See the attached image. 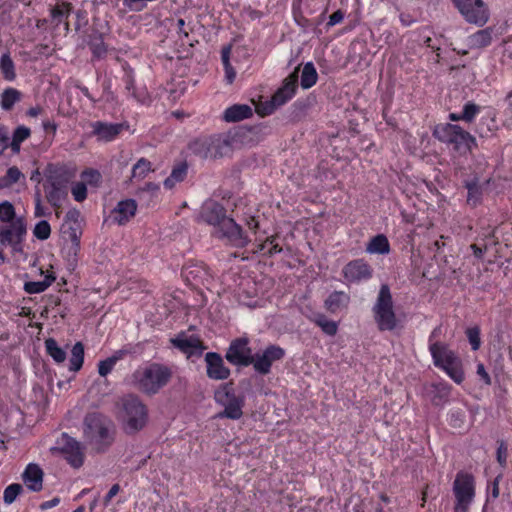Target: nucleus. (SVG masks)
<instances>
[{
  "mask_svg": "<svg viewBox=\"0 0 512 512\" xmlns=\"http://www.w3.org/2000/svg\"><path fill=\"white\" fill-rule=\"evenodd\" d=\"M172 370L163 364L145 363L128 378L129 385L146 395H155L171 380Z\"/></svg>",
  "mask_w": 512,
  "mask_h": 512,
  "instance_id": "1",
  "label": "nucleus"
},
{
  "mask_svg": "<svg viewBox=\"0 0 512 512\" xmlns=\"http://www.w3.org/2000/svg\"><path fill=\"white\" fill-rule=\"evenodd\" d=\"M76 176L74 167L62 165L51 167L45 185L46 197L52 206H59L68 194V185Z\"/></svg>",
  "mask_w": 512,
  "mask_h": 512,
  "instance_id": "2",
  "label": "nucleus"
},
{
  "mask_svg": "<svg viewBox=\"0 0 512 512\" xmlns=\"http://www.w3.org/2000/svg\"><path fill=\"white\" fill-rule=\"evenodd\" d=\"M434 330L430 339L436 334ZM429 350L431 352L435 366L444 370L451 379L460 384L463 379V372L461 369V361L453 351L448 349L444 344L439 342L432 343L430 341Z\"/></svg>",
  "mask_w": 512,
  "mask_h": 512,
  "instance_id": "3",
  "label": "nucleus"
},
{
  "mask_svg": "<svg viewBox=\"0 0 512 512\" xmlns=\"http://www.w3.org/2000/svg\"><path fill=\"white\" fill-rule=\"evenodd\" d=\"M433 135L441 142L453 144L454 149L461 153L471 151L477 145L476 139L456 124H438Z\"/></svg>",
  "mask_w": 512,
  "mask_h": 512,
  "instance_id": "4",
  "label": "nucleus"
},
{
  "mask_svg": "<svg viewBox=\"0 0 512 512\" xmlns=\"http://www.w3.org/2000/svg\"><path fill=\"white\" fill-rule=\"evenodd\" d=\"M120 417L125 431L135 433L147 424V408L137 396L129 395L122 401Z\"/></svg>",
  "mask_w": 512,
  "mask_h": 512,
  "instance_id": "5",
  "label": "nucleus"
},
{
  "mask_svg": "<svg viewBox=\"0 0 512 512\" xmlns=\"http://www.w3.org/2000/svg\"><path fill=\"white\" fill-rule=\"evenodd\" d=\"M373 314L379 330L391 331L397 327L398 321L393 309L392 295L387 285L380 287L373 306Z\"/></svg>",
  "mask_w": 512,
  "mask_h": 512,
  "instance_id": "6",
  "label": "nucleus"
},
{
  "mask_svg": "<svg viewBox=\"0 0 512 512\" xmlns=\"http://www.w3.org/2000/svg\"><path fill=\"white\" fill-rule=\"evenodd\" d=\"M214 397L216 403L223 407V411L218 414L219 418L238 420L242 417L245 398L237 395L231 386L220 387Z\"/></svg>",
  "mask_w": 512,
  "mask_h": 512,
  "instance_id": "7",
  "label": "nucleus"
},
{
  "mask_svg": "<svg viewBox=\"0 0 512 512\" xmlns=\"http://www.w3.org/2000/svg\"><path fill=\"white\" fill-rule=\"evenodd\" d=\"M455 496L454 512H468L475 496L474 477L466 472H459L453 483Z\"/></svg>",
  "mask_w": 512,
  "mask_h": 512,
  "instance_id": "8",
  "label": "nucleus"
},
{
  "mask_svg": "<svg viewBox=\"0 0 512 512\" xmlns=\"http://www.w3.org/2000/svg\"><path fill=\"white\" fill-rule=\"evenodd\" d=\"M189 148L202 158L222 157L231 150L227 137L222 135L197 139L190 144Z\"/></svg>",
  "mask_w": 512,
  "mask_h": 512,
  "instance_id": "9",
  "label": "nucleus"
},
{
  "mask_svg": "<svg viewBox=\"0 0 512 512\" xmlns=\"http://www.w3.org/2000/svg\"><path fill=\"white\" fill-rule=\"evenodd\" d=\"M79 214L77 211L68 212L61 227L63 237L70 242L67 247L66 258L74 264L77 262L80 252L81 227L78 221Z\"/></svg>",
  "mask_w": 512,
  "mask_h": 512,
  "instance_id": "10",
  "label": "nucleus"
},
{
  "mask_svg": "<svg viewBox=\"0 0 512 512\" xmlns=\"http://www.w3.org/2000/svg\"><path fill=\"white\" fill-rule=\"evenodd\" d=\"M453 5L472 24L483 26L489 19V10L482 0H452Z\"/></svg>",
  "mask_w": 512,
  "mask_h": 512,
  "instance_id": "11",
  "label": "nucleus"
},
{
  "mask_svg": "<svg viewBox=\"0 0 512 512\" xmlns=\"http://www.w3.org/2000/svg\"><path fill=\"white\" fill-rule=\"evenodd\" d=\"M213 234L235 247H244L248 243L241 227L232 219L227 218L214 228Z\"/></svg>",
  "mask_w": 512,
  "mask_h": 512,
  "instance_id": "12",
  "label": "nucleus"
},
{
  "mask_svg": "<svg viewBox=\"0 0 512 512\" xmlns=\"http://www.w3.org/2000/svg\"><path fill=\"white\" fill-rule=\"evenodd\" d=\"M297 88V80L295 77H290L285 80L282 87H280L272 96L271 101L265 106H257L256 111L261 115H269L273 111L289 101L295 94Z\"/></svg>",
  "mask_w": 512,
  "mask_h": 512,
  "instance_id": "13",
  "label": "nucleus"
},
{
  "mask_svg": "<svg viewBox=\"0 0 512 512\" xmlns=\"http://www.w3.org/2000/svg\"><path fill=\"white\" fill-rule=\"evenodd\" d=\"M285 355L284 349L276 345H270L263 351L252 355L251 364L256 372L268 374L275 361L281 360Z\"/></svg>",
  "mask_w": 512,
  "mask_h": 512,
  "instance_id": "14",
  "label": "nucleus"
},
{
  "mask_svg": "<svg viewBox=\"0 0 512 512\" xmlns=\"http://www.w3.org/2000/svg\"><path fill=\"white\" fill-rule=\"evenodd\" d=\"M85 435L96 449L101 450L109 443V430L97 416H90L85 422Z\"/></svg>",
  "mask_w": 512,
  "mask_h": 512,
  "instance_id": "15",
  "label": "nucleus"
},
{
  "mask_svg": "<svg viewBox=\"0 0 512 512\" xmlns=\"http://www.w3.org/2000/svg\"><path fill=\"white\" fill-rule=\"evenodd\" d=\"M58 449L64 454L65 459L74 468H79L84 462L83 448L75 439L67 434H62L58 441Z\"/></svg>",
  "mask_w": 512,
  "mask_h": 512,
  "instance_id": "16",
  "label": "nucleus"
},
{
  "mask_svg": "<svg viewBox=\"0 0 512 512\" xmlns=\"http://www.w3.org/2000/svg\"><path fill=\"white\" fill-rule=\"evenodd\" d=\"M248 344L247 338H239L232 341L227 350L226 359L234 365L247 366L251 364L253 354Z\"/></svg>",
  "mask_w": 512,
  "mask_h": 512,
  "instance_id": "17",
  "label": "nucleus"
},
{
  "mask_svg": "<svg viewBox=\"0 0 512 512\" xmlns=\"http://www.w3.org/2000/svg\"><path fill=\"white\" fill-rule=\"evenodd\" d=\"M25 232V226L20 220L12 222L9 226L0 228V244L11 246L14 253L20 252V242Z\"/></svg>",
  "mask_w": 512,
  "mask_h": 512,
  "instance_id": "18",
  "label": "nucleus"
},
{
  "mask_svg": "<svg viewBox=\"0 0 512 512\" xmlns=\"http://www.w3.org/2000/svg\"><path fill=\"white\" fill-rule=\"evenodd\" d=\"M171 342L174 347L186 354L188 358L200 356L204 349L199 338L186 333H180L175 338L171 339Z\"/></svg>",
  "mask_w": 512,
  "mask_h": 512,
  "instance_id": "19",
  "label": "nucleus"
},
{
  "mask_svg": "<svg viewBox=\"0 0 512 512\" xmlns=\"http://www.w3.org/2000/svg\"><path fill=\"white\" fill-rule=\"evenodd\" d=\"M343 275L348 282H359L371 278L372 269L367 262L357 259L349 262L343 268Z\"/></svg>",
  "mask_w": 512,
  "mask_h": 512,
  "instance_id": "20",
  "label": "nucleus"
},
{
  "mask_svg": "<svg viewBox=\"0 0 512 512\" xmlns=\"http://www.w3.org/2000/svg\"><path fill=\"white\" fill-rule=\"evenodd\" d=\"M92 134L100 142L114 141L124 129V124L95 121L91 124Z\"/></svg>",
  "mask_w": 512,
  "mask_h": 512,
  "instance_id": "21",
  "label": "nucleus"
},
{
  "mask_svg": "<svg viewBox=\"0 0 512 512\" xmlns=\"http://www.w3.org/2000/svg\"><path fill=\"white\" fill-rule=\"evenodd\" d=\"M200 218L215 228L228 217L226 216V211L221 204L213 200H208L202 205Z\"/></svg>",
  "mask_w": 512,
  "mask_h": 512,
  "instance_id": "22",
  "label": "nucleus"
},
{
  "mask_svg": "<svg viewBox=\"0 0 512 512\" xmlns=\"http://www.w3.org/2000/svg\"><path fill=\"white\" fill-rule=\"evenodd\" d=\"M207 365V375L211 379L224 380L230 375V370L225 366L222 357L213 352H209L205 356Z\"/></svg>",
  "mask_w": 512,
  "mask_h": 512,
  "instance_id": "23",
  "label": "nucleus"
},
{
  "mask_svg": "<svg viewBox=\"0 0 512 512\" xmlns=\"http://www.w3.org/2000/svg\"><path fill=\"white\" fill-rule=\"evenodd\" d=\"M137 203L133 199H125L116 205L111 212L112 220L118 225H124L129 222L136 214Z\"/></svg>",
  "mask_w": 512,
  "mask_h": 512,
  "instance_id": "24",
  "label": "nucleus"
},
{
  "mask_svg": "<svg viewBox=\"0 0 512 512\" xmlns=\"http://www.w3.org/2000/svg\"><path fill=\"white\" fill-rule=\"evenodd\" d=\"M25 485L32 491H40L43 483V472L36 464H29L23 474Z\"/></svg>",
  "mask_w": 512,
  "mask_h": 512,
  "instance_id": "25",
  "label": "nucleus"
},
{
  "mask_svg": "<svg viewBox=\"0 0 512 512\" xmlns=\"http://www.w3.org/2000/svg\"><path fill=\"white\" fill-rule=\"evenodd\" d=\"M252 116V108L246 104H236L224 111L223 118L226 122H237Z\"/></svg>",
  "mask_w": 512,
  "mask_h": 512,
  "instance_id": "26",
  "label": "nucleus"
},
{
  "mask_svg": "<svg viewBox=\"0 0 512 512\" xmlns=\"http://www.w3.org/2000/svg\"><path fill=\"white\" fill-rule=\"evenodd\" d=\"M44 279L41 281H28L24 284V290L29 294H37L45 291L55 280L53 272L42 271Z\"/></svg>",
  "mask_w": 512,
  "mask_h": 512,
  "instance_id": "27",
  "label": "nucleus"
},
{
  "mask_svg": "<svg viewBox=\"0 0 512 512\" xmlns=\"http://www.w3.org/2000/svg\"><path fill=\"white\" fill-rule=\"evenodd\" d=\"M366 252L369 254L386 255L390 252V243L384 234H378L371 238L366 245Z\"/></svg>",
  "mask_w": 512,
  "mask_h": 512,
  "instance_id": "28",
  "label": "nucleus"
},
{
  "mask_svg": "<svg viewBox=\"0 0 512 512\" xmlns=\"http://www.w3.org/2000/svg\"><path fill=\"white\" fill-rule=\"evenodd\" d=\"M0 72L6 81L12 82L16 79V67L9 52L0 56Z\"/></svg>",
  "mask_w": 512,
  "mask_h": 512,
  "instance_id": "29",
  "label": "nucleus"
},
{
  "mask_svg": "<svg viewBox=\"0 0 512 512\" xmlns=\"http://www.w3.org/2000/svg\"><path fill=\"white\" fill-rule=\"evenodd\" d=\"M492 41V30L487 28L479 30L468 37V45L471 48H483Z\"/></svg>",
  "mask_w": 512,
  "mask_h": 512,
  "instance_id": "30",
  "label": "nucleus"
},
{
  "mask_svg": "<svg viewBox=\"0 0 512 512\" xmlns=\"http://www.w3.org/2000/svg\"><path fill=\"white\" fill-rule=\"evenodd\" d=\"M318 74L312 62H307L302 69L300 84L302 88L309 89L317 82Z\"/></svg>",
  "mask_w": 512,
  "mask_h": 512,
  "instance_id": "31",
  "label": "nucleus"
},
{
  "mask_svg": "<svg viewBox=\"0 0 512 512\" xmlns=\"http://www.w3.org/2000/svg\"><path fill=\"white\" fill-rule=\"evenodd\" d=\"M84 362V346L81 342H77L71 349V356L69 359V370L77 372L82 368Z\"/></svg>",
  "mask_w": 512,
  "mask_h": 512,
  "instance_id": "32",
  "label": "nucleus"
},
{
  "mask_svg": "<svg viewBox=\"0 0 512 512\" xmlns=\"http://www.w3.org/2000/svg\"><path fill=\"white\" fill-rule=\"evenodd\" d=\"M348 296L344 292H333L325 301L326 308L331 312H336L348 303Z\"/></svg>",
  "mask_w": 512,
  "mask_h": 512,
  "instance_id": "33",
  "label": "nucleus"
},
{
  "mask_svg": "<svg viewBox=\"0 0 512 512\" xmlns=\"http://www.w3.org/2000/svg\"><path fill=\"white\" fill-rule=\"evenodd\" d=\"M152 171V166L150 161L141 158L137 161V163L132 168V181H141L143 180L150 172Z\"/></svg>",
  "mask_w": 512,
  "mask_h": 512,
  "instance_id": "34",
  "label": "nucleus"
},
{
  "mask_svg": "<svg viewBox=\"0 0 512 512\" xmlns=\"http://www.w3.org/2000/svg\"><path fill=\"white\" fill-rule=\"evenodd\" d=\"M0 98L2 109L10 110L20 100L21 93L15 88H7L1 93Z\"/></svg>",
  "mask_w": 512,
  "mask_h": 512,
  "instance_id": "35",
  "label": "nucleus"
},
{
  "mask_svg": "<svg viewBox=\"0 0 512 512\" xmlns=\"http://www.w3.org/2000/svg\"><path fill=\"white\" fill-rule=\"evenodd\" d=\"M45 347L47 353L56 363H63L66 360L65 350L62 349L54 339H47L45 341Z\"/></svg>",
  "mask_w": 512,
  "mask_h": 512,
  "instance_id": "36",
  "label": "nucleus"
},
{
  "mask_svg": "<svg viewBox=\"0 0 512 512\" xmlns=\"http://www.w3.org/2000/svg\"><path fill=\"white\" fill-rule=\"evenodd\" d=\"M30 134V129L25 126H19L15 129L10 143L11 149L14 153H19L21 143L25 141Z\"/></svg>",
  "mask_w": 512,
  "mask_h": 512,
  "instance_id": "37",
  "label": "nucleus"
},
{
  "mask_svg": "<svg viewBox=\"0 0 512 512\" xmlns=\"http://www.w3.org/2000/svg\"><path fill=\"white\" fill-rule=\"evenodd\" d=\"M314 322L322 329L327 335L333 336L337 333L338 325L335 321L329 320L325 315L318 314L314 318Z\"/></svg>",
  "mask_w": 512,
  "mask_h": 512,
  "instance_id": "38",
  "label": "nucleus"
},
{
  "mask_svg": "<svg viewBox=\"0 0 512 512\" xmlns=\"http://www.w3.org/2000/svg\"><path fill=\"white\" fill-rule=\"evenodd\" d=\"M186 174L187 166L179 165L172 170L170 176L164 181V186L169 189L173 188L176 183L184 180Z\"/></svg>",
  "mask_w": 512,
  "mask_h": 512,
  "instance_id": "39",
  "label": "nucleus"
},
{
  "mask_svg": "<svg viewBox=\"0 0 512 512\" xmlns=\"http://www.w3.org/2000/svg\"><path fill=\"white\" fill-rule=\"evenodd\" d=\"M70 12L71 5L69 3L62 2L52 9L51 15L55 23L58 25L67 19Z\"/></svg>",
  "mask_w": 512,
  "mask_h": 512,
  "instance_id": "40",
  "label": "nucleus"
},
{
  "mask_svg": "<svg viewBox=\"0 0 512 512\" xmlns=\"http://www.w3.org/2000/svg\"><path fill=\"white\" fill-rule=\"evenodd\" d=\"M230 51H231L230 47H225V48H223L222 55H221L222 62L224 65V70H225V79L228 84L233 83V81L236 77V72L234 71V69L231 66L230 61H229Z\"/></svg>",
  "mask_w": 512,
  "mask_h": 512,
  "instance_id": "41",
  "label": "nucleus"
},
{
  "mask_svg": "<svg viewBox=\"0 0 512 512\" xmlns=\"http://www.w3.org/2000/svg\"><path fill=\"white\" fill-rule=\"evenodd\" d=\"M82 182L86 185L98 186L101 183V173L96 169H86L81 173Z\"/></svg>",
  "mask_w": 512,
  "mask_h": 512,
  "instance_id": "42",
  "label": "nucleus"
},
{
  "mask_svg": "<svg viewBox=\"0 0 512 512\" xmlns=\"http://www.w3.org/2000/svg\"><path fill=\"white\" fill-rule=\"evenodd\" d=\"M33 234L39 240L48 239L51 234L50 224L46 220L39 221L33 229Z\"/></svg>",
  "mask_w": 512,
  "mask_h": 512,
  "instance_id": "43",
  "label": "nucleus"
},
{
  "mask_svg": "<svg viewBox=\"0 0 512 512\" xmlns=\"http://www.w3.org/2000/svg\"><path fill=\"white\" fill-rule=\"evenodd\" d=\"M15 217V209L13 205L8 202L4 201L0 203V221L12 223Z\"/></svg>",
  "mask_w": 512,
  "mask_h": 512,
  "instance_id": "44",
  "label": "nucleus"
},
{
  "mask_svg": "<svg viewBox=\"0 0 512 512\" xmlns=\"http://www.w3.org/2000/svg\"><path fill=\"white\" fill-rule=\"evenodd\" d=\"M480 113V107L472 102H467L462 111V121L472 122Z\"/></svg>",
  "mask_w": 512,
  "mask_h": 512,
  "instance_id": "45",
  "label": "nucleus"
},
{
  "mask_svg": "<svg viewBox=\"0 0 512 512\" xmlns=\"http://www.w3.org/2000/svg\"><path fill=\"white\" fill-rule=\"evenodd\" d=\"M71 193L75 201L82 202L87 198V187L84 182H76L71 187Z\"/></svg>",
  "mask_w": 512,
  "mask_h": 512,
  "instance_id": "46",
  "label": "nucleus"
},
{
  "mask_svg": "<svg viewBox=\"0 0 512 512\" xmlns=\"http://www.w3.org/2000/svg\"><path fill=\"white\" fill-rule=\"evenodd\" d=\"M22 491L20 484H11L4 490L3 499L6 504H11Z\"/></svg>",
  "mask_w": 512,
  "mask_h": 512,
  "instance_id": "47",
  "label": "nucleus"
},
{
  "mask_svg": "<svg viewBox=\"0 0 512 512\" xmlns=\"http://www.w3.org/2000/svg\"><path fill=\"white\" fill-rule=\"evenodd\" d=\"M469 343L474 351L478 350L481 345L480 330L478 327L468 328L466 331Z\"/></svg>",
  "mask_w": 512,
  "mask_h": 512,
  "instance_id": "48",
  "label": "nucleus"
},
{
  "mask_svg": "<svg viewBox=\"0 0 512 512\" xmlns=\"http://www.w3.org/2000/svg\"><path fill=\"white\" fill-rule=\"evenodd\" d=\"M468 195H467V203L471 206H476L480 201V190L476 184H468Z\"/></svg>",
  "mask_w": 512,
  "mask_h": 512,
  "instance_id": "49",
  "label": "nucleus"
},
{
  "mask_svg": "<svg viewBox=\"0 0 512 512\" xmlns=\"http://www.w3.org/2000/svg\"><path fill=\"white\" fill-rule=\"evenodd\" d=\"M4 178H5L8 186L10 187L14 183H17L21 178H24V175L21 173V171L17 167L13 166L7 170Z\"/></svg>",
  "mask_w": 512,
  "mask_h": 512,
  "instance_id": "50",
  "label": "nucleus"
},
{
  "mask_svg": "<svg viewBox=\"0 0 512 512\" xmlns=\"http://www.w3.org/2000/svg\"><path fill=\"white\" fill-rule=\"evenodd\" d=\"M115 363L109 357L105 360H102L98 364V372L101 376H107L115 367Z\"/></svg>",
  "mask_w": 512,
  "mask_h": 512,
  "instance_id": "51",
  "label": "nucleus"
},
{
  "mask_svg": "<svg viewBox=\"0 0 512 512\" xmlns=\"http://www.w3.org/2000/svg\"><path fill=\"white\" fill-rule=\"evenodd\" d=\"M204 273V270L202 267L195 266V267H187L184 269L183 274L184 277L188 281H196V278L199 276V274Z\"/></svg>",
  "mask_w": 512,
  "mask_h": 512,
  "instance_id": "52",
  "label": "nucleus"
},
{
  "mask_svg": "<svg viewBox=\"0 0 512 512\" xmlns=\"http://www.w3.org/2000/svg\"><path fill=\"white\" fill-rule=\"evenodd\" d=\"M91 49L95 57L101 58L106 54V46L102 40L95 41L91 44Z\"/></svg>",
  "mask_w": 512,
  "mask_h": 512,
  "instance_id": "53",
  "label": "nucleus"
},
{
  "mask_svg": "<svg viewBox=\"0 0 512 512\" xmlns=\"http://www.w3.org/2000/svg\"><path fill=\"white\" fill-rule=\"evenodd\" d=\"M9 146V136L4 127L0 126V154Z\"/></svg>",
  "mask_w": 512,
  "mask_h": 512,
  "instance_id": "54",
  "label": "nucleus"
},
{
  "mask_svg": "<svg viewBox=\"0 0 512 512\" xmlns=\"http://www.w3.org/2000/svg\"><path fill=\"white\" fill-rule=\"evenodd\" d=\"M450 422L454 427H460L464 420V413L461 411L452 412Z\"/></svg>",
  "mask_w": 512,
  "mask_h": 512,
  "instance_id": "55",
  "label": "nucleus"
},
{
  "mask_svg": "<svg viewBox=\"0 0 512 512\" xmlns=\"http://www.w3.org/2000/svg\"><path fill=\"white\" fill-rule=\"evenodd\" d=\"M343 19L344 13L341 10H337L329 17L328 26H334L340 23Z\"/></svg>",
  "mask_w": 512,
  "mask_h": 512,
  "instance_id": "56",
  "label": "nucleus"
},
{
  "mask_svg": "<svg viewBox=\"0 0 512 512\" xmlns=\"http://www.w3.org/2000/svg\"><path fill=\"white\" fill-rule=\"evenodd\" d=\"M499 496V477H497L492 485L488 488V497L496 499Z\"/></svg>",
  "mask_w": 512,
  "mask_h": 512,
  "instance_id": "57",
  "label": "nucleus"
},
{
  "mask_svg": "<svg viewBox=\"0 0 512 512\" xmlns=\"http://www.w3.org/2000/svg\"><path fill=\"white\" fill-rule=\"evenodd\" d=\"M119 491H120V486H119L118 484H114V485L110 488V490H109V492L107 493V495L105 496V498H104V504L107 506V505L110 503L111 499H112L114 496H116V495L118 494V492H119Z\"/></svg>",
  "mask_w": 512,
  "mask_h": 512,
  "instance_id": "58",
  "label": "nucleus"
},
{
  "mask_svg": "<svg viewBox=\"0 0 512 512\" xmlns=\"http://www.w3.org/2000/svg\"><path fill=\"white\" fill-rule=\"evenodd\" d=\"M477 374L481 377V379L485 382V384H490L491 379L489 374L486 372L483 364H478L477 366Z\"/></svg>",
  "mask_w": 512,
  "mask_h": 512,
  "instance_id": "59",
  "label": "nucleus"
},
{
  "mask_svg": "<svg viewBox=\"0 0 512 512\" xmlns=\"http://www.w3.org/2000/svg\"><path fill=\"white\" fill-rule=\"evenodd\" d=\"M128 354V350L120 349L115 351L109 358L116 364L118 361L124 358Z\"/></svg>",
  "mask_w": 512,
  "mask_h": 512,
  "instance_id": "60",
  "label": "nucleus"
},
{
  "mask_svg": "<svg viewBox=\"0 0 512 512\" xmlns=\"http://www.w3.org/2000/svg\"><path fill=\"white\" fill-rule=\"evenodd\" d=\"M34 214H35L36 217H42V216H45V214H46L45 213V209L42 206L41 201H40L39 198L36 201Z\"/></svg>",
  "mask_w": 512,
  "mask_h": 512,
  "instance_id": "61",
  "label": "nucleus"
},
{
  "mask_svg": "<svg viewBox=\"0 0 512 512\" xmlns=\"http://www.w3.org/2000/svg\"><path fill=\"white\" fill-rule=\"evenodd\" d=\"M59 503H60L59 498H53L49 501L42 503L41 507H42V509H50V508L57 506Z\"/></svg>",
  "mask_w": 512,
  "mask_h": 512,
  "instance_id": "62",
  "label": "nucleus"
},
{
  "mask_svg": "<svg viewBox=\"0 0 512 512\" xmlns=\"http://www.w3.org/2000/svg\"><path fill=\"white\" fill-rule=\"evenodd\" d=\"M268 245L270 246L268 248L269 253H273V252L279 251L277 249V244H274V240L273 239H271V240L268 239L267 242L264 245H262L261 250L265 249Z\"/></svg>",
  "mask_w": 512,
  "mask_h": 512,
  "instance_id": "63",
  "label": "nucleus"
},
{
  "mask_svg": "<svg viewBox=\"0 0 512 512\" xmlns=\"http://www.w3.org/2000/svg\"><path fill=\"white\" fill-rule=\"evenodd\" d=\"M43 128L46 130V131H52V133H55L56 130H57V125L56 123L50 121V120H46L43 122Z\"/></svg>",
  "mask_w": 512,
  "mask_h": 512,
  "instance_id": "64",
  "label": "nucleus"
}]
</instances>
